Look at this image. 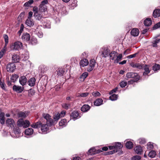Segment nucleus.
Masks as SVG:
<instances>
[{
	"instance_id": "17",
	"label": "nucleus",
	"mask_w": 160,
	"mask_h": 160,
	"mask_svg": "<svg viewBox=\"0 0 160 160\" xmlns=\"http://www.w3.org/2000/svg\"><path fill=\"white\" fill-rule=\"evenodd\" d=\"M130 65L133 68H136L139 69H141L143 68L142 65L139 63L132 62L130 64Z\"/></svg>"
},
{
	"instance_id": "43",
	"label": "nucleus",
	"mask_w": 160,
	"mask_h": 160,
	"mask_svg": "<svg viewBox=\"0 0 160 160\" xmlns=\"http://www.w3.org/2000/svg\"><path fill=\"white\" fill-rule=\"evenodd\" d=\"M0 118L1 120V123L4 124V113L3 112H1L0 113Z\"/></svg>"
},
{
	"instance_id": "50",
	"label": "nucleus",
	"mask_w": 160,
	"mask_h": 160,
	"mask_svg": "<svg viewBox=\"0 0 160 160\" xmlns=\"http://www.w3.org/2000/svg\"><path fill=\"white\" fill-rule=\"evenodd\" d=\"M96 62L94 59H92L90 61L89 64L91 66L95 67V65L96 64Z\"/></svg>"
},
{
	"instance_id": "45",
	"label": "nucleus",
	"mask_w": 160,
	"mask_h": 160,
	"mask_svg": "<svg viewBox=\"0 0 160 160\" xmlns=\"http://www.w3.org/2000/svg\"><path fill=\"white\" fill-rule=\"evenodd\" d=\"M160 65L159 64H155L152 67V69L154 71H157L159 70Z\"/></svg>"
},
{
	"instance_id": "61",
	"label": "nucleus",
	"mask_w": 160,
	"mask_h": 160,
	"mask_svg": "<svg viewBox=\"0 0 160 160\" xmlns=\"http://www.w3.org/2000/svg\"><path fill=\"white\" fill-rule=\"evenodd\" d=\"M139 143L140 144H143L146 142L144 138H140L138 140Z\"/></svg>"
},
{
	"instance_id": "46",
	"label": "nucleus",
	"mask_w": 160,
	"mask_h": 160,
	"mask_svg": "<svg viewBox=\"0 0 160 160\" xmlns=\"http://www.w3.org/2000/svg\"><path fill=\"white\" fill-rule=\"evenodd\" d=\"M21 57L22 58H23V60H26L28 59L29 58V55L28 53V52H26L25 53V55L23 54L22 55Z\"/></svg>"
},
{
	"instance_id": "53",
	"label": "nucleus",
	"mask_w": 160,
	"mask_h": 160,
	"mask_svg": "<svg viewBox=\"0 0 160 160\" xmlns=\"http://www.w3.org/2000/svg\"><path fill=\"white\" fill-rule=\"evenodd\" d=\"M70 104L64 103L62 104V106L63 108L66 109H68L70 107Z\"/></svg>"
},
{
	"instance_id": "15",
	"label": "nucleus",
	"mask_w": 160,
	"mask_h": 160,
	"mask_svg": "<svg viewBox=\"0 0 160 160\" xmlns=\"http://www.w3.org/2000/svg\"><path fill=\"white\" fill-rule=\"evenodd\" d=\"M44 14L43 13L39 12V13H37L36 12L35 13H34V16L36 19L40 20L43 18V16Z\"/></svg>"
},
{
	"instance_id": "58",
	"label": "nucleus",
	"mask_w": 160,
	"mask_h": 160,
	"mask_svg": "<svg viewBox=\"0 0 160 160\" xmlns=\"http://www.w3.org/2000/svg\"><path fill=\"white\" fill-rule=\"evenodd\" d=\"M6 52V49L5 48H3L0 52V59L3 57L4 53Z\"/></svg>"
},
{
	"instance_id": "59",
	"label": "nucleus",
	"mask_w": 160,
	"mask_h": 160,
	"mask_svg": "<svg viewBox=\"0 0 160 160\" xmlns=\"http://www.w3.org/2000/svg\"><path fill=\"white\" fill-rule=\"evenodd\" d=\"M141 158L140 156L136 155L133 156L132 158V160H140Z\"/></svg>"
},
{
	"instance_id": "29",
	"label": "nucleus",
	"mask_w": 160,
	"mask_h": 160,
	"mask_svg": "<svg viewBox=\"0 0 160 160\" xmlns=\"http://www.w3.org/2000/svg\"><path fill=\"white\" fill-rule=\"evenodd\" d=\"M90 108V107L88 105H84L81 108V110L84 112H87L88 111Z\"/></svg>"
},
{
	"instance_id": "52",
	"label": "nucleus",
	"mask_w": 160,
	"mask_h": 160,
	"mask_svg": "<svg viewBox=\"0 0 160 160\" xmlns=\"http://www.w3.org/2000/svg\"><path fill=\"white\" fill-rule=\"evenodd\" d=\"M60 118H61V117L59 113L56 114L53 117L54 119V121H57Z\"/></svg>"
},
{
	"instance_id": "27",
	"label": "nucleus",
	"mask_w": 160,
	"mask_h": 160,
	"mask_svg": "<svg viewBox=\"0 0 160 160\" xmlns=\"http://www.w3.org/2000/svg\"><path fill=\"white\" fill-rule=\"evenodd\" d=\"M153 15L154 18H156L160 16V9H156L153 12Z\"/></svg>"
},
{
	"instance_id": "7",
	"label": "nucleus",
	"mask_w": 160,
	"mask_h": 160,
	"mask_svg": "<svg viewBox=\"0 0 160 160\" xmlns=\"http://www.w3.org/2000/svg\"><path fill=\"white\" fill-rule=\"evenodd\" d=\"M16 68V66L13 63H9L6 67L7 71L8 72H12Z\"/></svg>"
},
{
	"instance_id": "22",
	"label": "nucleus",
	"mask_w": 160,
	"mask_h": 160,
	"mask_svg": "<svg viewBox=\"0 0 160 160\" xmlns=\"http://www.w3.org/2000/svg\"><path fill=\"white\" fill-rule=\"evenodd\" d=\"M117 52L115 51H112L111 53H109V55L111 59L114 60H115V59L117 56Z\"/></svg>"
},
{
	"instance_id": "10",
	"label": "nucleus",
	"mask_w": 160,
	"mask_h": 160,
	"mask_svg": "<svg viewBox=\"0 0 160 160\" xmlns=\"http://www.w3.org/2000/svg\"><path fill=\"white\" fill-rule=\"evenodd\" d=\"M51 125H48L47 123L46 124H42L41 123V130L43 133L45 134L47 133L48 129V127Z\"/></svg>"
},
{
	"instance_id": "13",
	"label": "nucleus",
	"mask_w": 160,
	"mask_h": 160,
	"mask_svg": "<svg viewBox=\"0 0 160 160\" xmlns=\"http://www.w3.org/2000/svg\"><path fill=\"white\" fill-rule=\"evenodd\" d=\"M27 79L25 76H22L19 78V82L22 86L25 85L27 82Z\"/></svg>"
},
{
	"instance_id": "57",
	"label": "nucleus",
	"mask_w": 160,
	"mask_h": 160,
	"mask_svg": "<svg viewBox=\"0 0 160 160\" xmlns=\"http://www.w3.org/2000/svg\"><path fill=\"white\" fill-rule=\"evenodd\" d=\"M101 94L98 92H93L92 93V95L94 97H99L101 95Z\"/></svg>"
},
{
	"instance_id": "39",
	"label": "nucleus",
	"mask_w": 160,
	"mask_h": 160,
	"mask_svg": "<svg viewBox=\"0 0 160 160\" xmlns=\"http://www.w3.org/2000/svg\"><path fill=\"white\" fill-rule=\"evenodd\" d=\"M156 155V152L154 151H150L148 154V156L151 158H154Z\"/></svg>"
},
{
	"instance_id": "4",
	"label": "nucleus",
	"mask_w": 160,
	"mask_h": 160,
	"mask_svg": "<svg viewBox=\"0 0 160 160\" xmlns=\"http://www.w3.org/2000/svg\"><path fill=\"white\" fill-rule=\"evenodd\" d=\"M43 117L46 120V123L48 125H53L54 124V121L51 118V116L48 114L44 113L42 115Z\"/></svg>"
},
{
	"instance_id": "36",
	"label": "nucleus",
	"mask_w": 160,
	"mask_h": 160,
	"mask_svg": "<svg viewBox=\"0 0 160 160\" xmlns=\"http://www.w3.org/2000/svg\"><path fill=\"white\" fill-rule=\"evenodd\" d=\"M144 72L143 73V75H146L149 73L150 71L148 66L146 65L144 67Z\"/></svg>"
},
{
	"instance_id": "47",
	"label": "nucleus",
	"mask_w": 160,
	"mask_h": 160,
	"mask_svg": "<svg viewBox=\"0 0 160 160\" xmlns=\"http://www.w3.org/2000/svg\"><path fill=\"white\" fill-rule=\"evenodd\" d=\"M118 96L116 94H113L109 97V99L112 101H115L117 99Z\"/></svg>"
},
{
	"instance_id": "33",
	"label": "nucleus",
	"mask_w": 160,
	"mask_h": 160,
	"mask_svg": "<svg viewBox=\"0 0 160 160\" xmlns=\"http://www.w3.org/2000/svg\"><path fill=\"white\" fill-rule=\"evenodd\" d=\"M33 132V130L32 128H29L26 129L25 131V134L27 135H32Z\"/></svg>"
},
{
	"instance_id": "63",
	"label": "nucleus",
	"mask_w": 160,
	"mask_h": 160,
	"mask_svg": "<svg viewBox=\"0 0 160 160\" xmlns=\"http://www.w3.org/2000/svg\"><path fill=\"white\" fill-rule=\"evenodd\" d=\"M160 27V22L156 24L153 27L154 29H156Z\"/></svg>"
},
{
	"instance_id": "41",
	"label": "nucleus",
	"mask_w": 160,
	"mask_h": 160,
	"mask_svg": "<svg viewBox=\"0 0 160 160\" xmlns=\"http://www.w3.org/2000/svg\"><path fill=\"white\" fill-rule=\"evenodd\" d=\"M117 58L115 60L114 62L115 63H118L120 61L122 57V54H119L118 56H116Z\"/></svg>"
},
{
	"instance_id": "16",
	"label": "nucleus",
	"mask_w": 160,
	"mask_h": 160,
	"mask_svg": "<svg viewBox=\"0 0 160 160\" xmlns=\"http://www.w3.org/2000/svg\"><path fill=\"white\" fill-rule=\"evenodd\" d=\"M36 79L34 78H31L29 79L28 82V85L30 87L34 86L35 84Z\"/></svg>"
},
{
	"instance_id": "60",
	"label": "nucleus",
	"mask_w": 160,
	"mask_h": 160,
	"mask_svg": "<svg viewBox=\"0 0 160 160\" xmlns=\"http://www.w3.org/2000/svg\"><path fill=\"white\" fill-rule=\"evenodd\" d=\"M89 93L88 92H86L82 93L80 94V95L78 96V97H86L88 95Z\"/></svg>"
},
{
	"instance_id": "38",
	"label": "nucleus",
	"mask_w": 160,
	"mask_h": 160,
	"mask_svg": "<svg viewBox=\"0 0 160 160\" xmlns=\"http://www.w3.org/2000/svg\"><path fill=\"white\" fill-rule=\"evenodd\" d=\"M31 127L34 128H38L41 127V122H37L31 125Z\"/></svg>"
},
{
	"instance_id": "3",
	"label": "nucleus",
	"mask_w": 160,
	"mask_h": 160,
	"mask_svg": "<svg viewBox=\"0 0 160 160\" xmlns=\"http://www.w3.org/2000/svg\"><path fill=\"white\" fill-rule=\"evenodd\" d=\"M17 123L18 126L23 127L24 128H26L29 127L30 125V123L28 120H26L24 121L22 119H19L17 122Z\"/></svg>"
},
{
	"instance_id": "28",
	"label": "nucleus",
	"mask_w": 160,
	"mask_h": 160,
	"mask_svg": "<svg viewBox=\"0 0 160 160\" xmlns=\"http://www.w3.org/2000/svg\"><path fill=\"white\" fill-rule=\"evenodd\" d=\"M135 152L138 154H141L142 152V148L141 146H136L134 148Z\"/></svg>"
},
{
	"instance_id": "34",
	"label": "nucleus",
	"mask_w": 160,
	"mask_h": 160,
	"mask_svg": "<svg viewBox=\"0 0 160 160\" xmlns=\"http://www.w3.org/2000/svg\"><path fill=\"white\" fill-rule=\"evenodd\" d=\"M152 23V21L151 18H147L144 21V24L145 26H150Z\"/></svg>"
},
{
	"instance_id": "37",
	"label": "nucleus",
	"mask_w": 160,
	"mask_h": 160,
	"mask_svg": "<svg viewBox=\"0 0 160 160\" xmlns=\"http://www.w3.org/2000/svg\"><path fill=\"white\" fill-rule=\"evenodd\" d=\"M125 145L127 148L130 149L133 148V145L132 142L128 141L126 143Z\"/></svg>"
},
{
	"instance_id": "44",
	"label": "nucleus",
	"mask_w": 160,
	"mask_h": 160,
	"mask_svg": "<svg viewBox=\"0 0 160 160\" xmlns=\"http://www.w3.org/2000/svg\"><path fill=\"white\" fill-rule=\"evenodd\" d=\"M34 2L33 0H29L28 1L25 2L24 4V6L25 7H29L30 5L32 4Z\"/></svg>"
},
{
	"instance_id": "8",
	"label": "nucleus",
	"mask_w": 160,
	"mask_h": 160,
	"mask_svg": "<svg viewBox=\"0 0 160 160\" xmlns=\"http://www.w3.org/2000/svg\"><path fill=\"white\" fill-rule=\"evenodd\" d=\"M40 26H38L36 29H34L33 31H34L35 34L40 38H42L43 36V33L41 30V28Z\"/></svg>"
},
{
	"instance_id": "5",
	"label": "nucleus",
	"mask_w": 160,
	"mask_h": 160,
	"mask_svg": "<svg viewBox=\"0 0 160 160\" xmlns=\"http://www.w3.org/2000/svg\"><path fill=\"white\" fill-rule=\"evenodd\" d=\"M21 132L18 128H13V131L11 134V136L14 138H18L21 136Z\"/></svg>"
},
{
	"instance_id": "24",
	"label": "nucleus",
	"mask_w": 160,
	"mask_h": 160,
	"mask_svg": "<svg viewBox=\"0 0 160 160\" xmlns=\"http://www.w3.org/2000/svg\"><path fill=\"white\" fill-rule=\"evenodd\" d=\"M28 115V112H20L18 113V116L19 118H24Z\"/></svg>"
},
{
	"instance_id": "19",
	"label": "nucleus",
	"mask_w": 160,
	"mask_h": 160,
	"mask_svg": "<svg viewBox=\"0 0 160 160\" xmlns=\"http://www.w3.org/2000/svg\"><path fill=\"white\" fill-rule=\"evenodd\" d=\"M103 100L101 98H98L94 102V105L95 106H98L103 103Z\"/></svg>"
},
{
	"instance_id": "31",
	"label": "nucleus",
	"mask_w": 160,
	"mask_h": 160,
	"mask_svg": "<svg viewBox=\"0 0 160 160\" xmlns=\"http://www.w3.org/2000/svg\"><path fill=\"white\" fill-rule=\"evenodd\" d=\"M114 144L115 149H116V150H117V151L118 150L122 148L123 147L121 143L119 142H115Z\"/></svg>"
},
{
	"instance_id": "2",
	"label": "nucleus",
	"mask_w": 160,
	"mask_h": 160,
	"mask_svg": "<svg viewBox=\"0 0 160 160\" xmlns=\"http://www.w3.org/2000/svg\"><path fill=\"white\" fill-rule=\"evenodd\" d=\"M22 43L19 41H17L12 44L10 47V48L12 50H19L22 49Z\"/></svg>"
},
{
	"instance_id": "9",
	"label": "nucleus",
	"mask_w": 160,
	"mask_h": 160,
	"mask_svg": "<svg viewBox=\"0 0 160 160\" xmlns=\"http://www.w3.org/2000/svg\"><path fill=\"white\" fill-rule=\"evenodd\" d=\"M24 88L23 87L14 85L13 87V90L14 91L18 93H21L24 90Z\"/></svg>"
},
{
	"instance_id": "49",
	"label": "nucleus",
	"mask_w": 160,
	"mask_h": 160,
	"mask_svg": "<svg viewBox=\"0 0 160 160\" xmlns=\"http://www.w3.org/2000/svg\"><path fill=\"white\" fill-rule=\"evenodd\" d=\"M127 82L124 81H122L119 83L120 86L121 88L125 87L127 85Z\"/></svg>"
},
{
	"instance_id": "1",
	"label": "nucleus",
	"mask_w": 160,
	"mask_h": 160,
	"mask_svg": "<svg viewBox=\"0 0 160 160\" xmlns=\"http://www.w3.org/2000/svg\"><path fill=\"white\" fill-rule=\"evenodd\" d=\"M126 76L128 78H132L131 81H128L129 83H131L132 82H136L139 79V76L137 73L133 72H128L126 74Z\"/></svg>"
},
{
	"instance_id": "32",
	"label": "nucleus",
	"mask_w": 160,
	"mask_h": 160,
	"mask_svg": "<svg viewBox=\"0 0 160 160\" xmlns=\"http://www.w3.org/2000/svg\"><path fill=\"white\" fill-rule=\"evenodd\" d=\"M67 124V120L65 119H63L61 120L59 123V126L63 128L65 127Z\"/></svg>"
},
{
	"instance_id": "35",
	"label": "nucleus",
	"mask_w": 160,
	"mask_h": 160,
	"mask_svg": "<svg viewBox=\"0 0 160 160\" xmlns=\"http://www.w3.org/2000/svg\"><path fill=\"white\" fill-rule=\"evenodd\" d=\"M47 10L46 6H43L40 5L39 6V12L45 14V12Z\"/></svg>"
},
{
	"instance_id": "42",
	"label": "nucleus",
	"mask_w": 160,
	"mask_h": 160,
	"mask_svg": "<svg viewBox=\"0 0 160 160\" xmlns=\"http://www.w3.org/2000/svg\"><path fill=\"white\" fill-rule=\"evenodd\" d=\"M5 84L3 81H2V79L0 78V87L3 89L6 90L5 88Z\"/></svg>"
},
{
	"instance_id": "11",
	"label": "nucleus",
	"mask_w": 160,
	"mask_h": 160,
	"mask_svg": "<svg viewBox=\"0 0 160 160\" xmlns=\"http://www.w3.org/2000/svg\"><path fill=\"white\" fill-rule=\"evenodd\" d=\"M6 123L8 126L11 128H13L16 125L14 120L12 118H8L6 121Z\"/></svg>"
},
{
	"instance_id": "62",
	"label": "nucleus",
	"mask_w": 160,
	"mask_h": 160,
	"mask_svg": "<svg viewBox=\"0 0 160 160\" xmlns=\"http://www.w3.org/2000/svg\"><path fill=\"white\" fill-rule=\"evenodd\" d=\"M94 68L93 67H92V66H91V65H90L89 64V65L88 67L87 68V71H88V72H91L92 70H93V69Z\"/></svg>"
},
{
	"instance_id": "12",
	"label": "nucleus",
	"mask_w": 160,
	"mask_h": 160,
	"mask_svg": "<svg viewBox=\"0 0 160 160\" xmlns=\"http://www.w3.org/2000/svg\"><path fill=\"white\" fill-rule=\"evenodd\" d=\"M100 150H97L95 147H92L88 151V153L91 155H93L100 152Z\"/></svg>"
},
{
	"instance_id": "54",
	"label": "nucleus",
	"mask_w": 160,
	"mask_h": 160,
	"mask_svg": "<svg viewBox=\"0 0 160 160\" xmlns=\"http://www.w3.org/2000/svg\"><path fill=\"white\" fill-rule=\"evenodd\" d=\"M88 73L87 72H84L83 73L80 77V78L84 80L88 76Z\"/></svg>"
},
{
	"instance_id": "64",
	"label": "nucleus",
	"mask_w": 160,
	"mask_h": 160,
	"mask_svg": "<svg viewBox=\"0 0 160 160\" xmlns=\"http://www.w3.org/2000/svg\"><path fill=\"white\" fill-rule=\"evenodd\" d=\"M82 159L80 157L78 156L74 157L72 160H82Z\"/></svg>"
},
{
	"instance_id": "26",
	"label": "nucleus",
	"mask_w": 160,
	"mask_h": 160,
	"mask_svg": "<svg viewBox=\"0 0 160 160\" xmlns=\"http://www.w3.org/2000/svg\"><path fill=\"white\" fill-rule=\"evenodd\" d=\"M139 33V30L137 28H133L131 32V34L134 37L138 36Z\"/></svg>"
},
{
	"instance_id": "30",
	"label": "nucleus",
	"mask_w": 160,
	"mask_h": 160,
	"mask_svg": "<svg viewBox=\"0 0 160 160\" xmlns=\"http://www.w3.org/2000/svg\"><path fill=\"white\" fill-rule=\"evenodd\" d=\"M56 72L58 76H61L63 75L64 71L63 68H59L56 71Z\"/></svg>"
},
{
	"instance_id": "23",
	"label": "nucleus",
	"mask_w": 160,
	"mask_h": 160,
	"mask_svg": "<svg viewBox=\"0 0 160 160\" xmlns=\"http://www.w3.org/2000/svg\"><path fill=\"white\" fill-rule=\"evenodd\" d=\"M26 24L28 26L31 27L34 25V22L31 18H28L26 21Z\"/></svg>"
},
{
	"instance_id": "55",
	"label": "nucleus",
	"mask_w": 160,
	"mask_h": 160,
	"mask_svg": "<svg viewBox=\"0 0 160 160\" xmlns=\"http://www.w3.org/2000/svg\"><path fill=\"white\" fill-rule=\"evenodd\" d=\"M3 37L5 42V46H6L8 42V36L6 34L4 35Z\"/></svg>"
},
{
	"instance_id": "40",
	"label": "nucleus",
	"mask_w": 160,
	"mask_h": 160,
	"mask_svg": "<svg viewBox=\"0 0 160 160\" xmlns=\"http://www.w3.org/2000/svg\"><path fill=\"white\" fill-rule=\"evenodd\" d=\"M18 76L16 74L12 75V77L11 78V80L12 82H15L17 79L18 78Z\"/></svg>"
},
{
	"instance_id": "51",
	"label": "nucleus",
	"mask_w": 160,
	"mask_h": 160,
	"mask_svg": "<svg viewBox=\"0 0 160 160\" xmlns=\"http://www.w3.org/2000/svg\"><path fill=\"white\" fill-rule=\"evenodd\" d=\"M35 92L34 90L32 89H30L28 91L29 96L31 97L32 96H33Z\"/></svg>"
},
{
	"instance_id": "25",
	"label": "nucleus",
	"mask_w": 160,
	"mask_h": 160,
	"mask_svg": "<svg viewBox=\"0 0 160 160\" xmlns=\"http://www.w3.org/2000/svg\"><path fill=\"white\" fill-rule=\"evenodd\" d=\"M44 22H42L43 26L46 28H50L51 27V23L49 21L47 20L44 18Z\"/></svg>"
},
{
	"instance_id": "6",
	"label": "nucleus",
	"mask_w": 160,
	"mask_h": 160,
	"mask_svg": "<svg viewBox=\"0 0 160 160\" xmlns=\"http://www.w3.org/2000/svg\"><path fill=\"white\" fill-rule=\"evenodd\" d=\"M110 51L107 47H104L100 50L99 53H101L102 57L106 58L108 56Z\"/></svg>"
},
{
	"instance_id": "56",
	"label": "nucleus",
	"mask_w": 160,
	"mask_h": 160,
	"mask_svg": "<svg viewBox=\"0 0 160 160\" xmlns=\"http://www.w3.org/2000/svg\"><path fill=\"white\" fill-rule=\"evenodd\" d=\"M147 145V149L149 150H150L151 149H152L153 148V144L150 142H149L148 143Z\"/></svg>"
},
{
	"instance_id": "48",
	"label": "nucleus",
	"mask_w": 160,
	"mask_h": 160,
	"mask_svg": "<svg viewBox=\"0 0 160 160\" xmlns=\"http://www.w3.org/2000/svg\"><path fill=\"white\" fill-rule=\"evenodd\" d=\"M88 53L86 52H84L82 54L80 58H86L88 57Z\"/></svg>"
},
{
	"instance_id": "21",
	"label": "nucleus",
	"mask_w": 160,
	"mask_h": 160,
	"mask_svg": "<svg viewBox=\"0 0 160 160\" xmlns=\"http://www.w3.org/2000/svg\"><path fill=\"white\" fill-rule=\"evenodd\" d=\"M22 38L23 41H29L30 38V35L28 33L23 34Z\"/></svg>"
},
{
	"instance_id": "14",
	"label": "nucleus",
	"mask_w": 160,
	"mask_h": 160,
	"mask_svg": "<svg viewBox=\"0 0 160 160\" xmlns=\"http://www.w3.org/2000/svg\"><path fill=\"white\" fill-rule=\"evenodd\" d=\"M71 118L74 120L80 117L79 116V113L77 111H73L71 114Z\"/></svg>"
},
{
	"instance_id": "18",
	"label": "nucleus",
	"mask_w": 160,
	"mask_h": 160,
	"mask_svg": "<svg viewBox=\"0 0 160 160\" xmlns=\"http://www.w3.org/2000/svg\"><path fill=\"white\" fill-rule=\"evenodd\" d=\"M88 59L86 58H84L81 60L79 64L81 66L83 67L88 65Z\"/></svg>"
},
{
	"instance_id": "20",
	"label": "nucleus",
	"mask_w": 160,
	"mask_h": 160,
	"mask_svg": "<svg viewBox=\"0 0 160 160\" xmlns=\"http://www.w3.org/2000/svg\"><path fill=\"white\" fill-rule=\"evenodd\" d=\"M12 56V60L13 62L16 63L19 62L20 58L18 55L13 54Z\"/></svg>"
}]
</instances>
